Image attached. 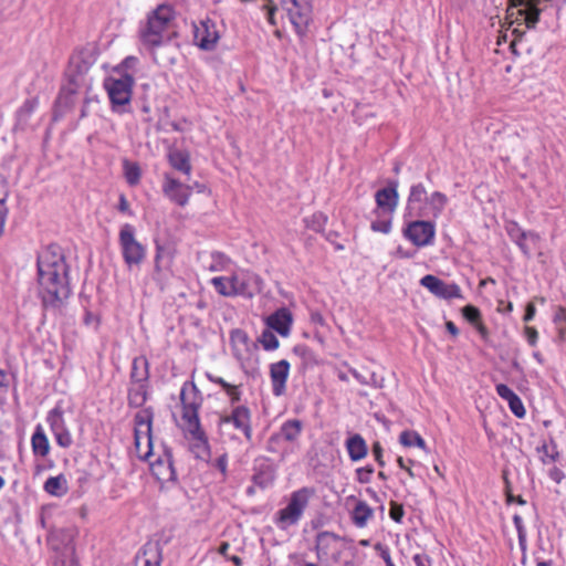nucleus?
Returning a JSON list of instances; mask_svg holds the SVG:
<instances>
[{
  "label": "nucleus",
  "instance_id": "26",
  "mask_svg": "<svg viewBox=\"0 0 566 566\" xmlns=\"http://www.w3.org/2000/svg\"><path fill=\"white\" fill-rule=\"evenodd\" d=\"M496 394L507 402L512 413L522 419L526 415V410L521 398L506 385L497 384L495 387Z\"/></svg>",
  "mask_w": 566,
  "mask_h": 566
},
{
  "label": "nucleus",
  "instance_id": "31",
  "mask_svg": "<svg viewBox=\"0 0 566 566\" xmlns=\"http://www.w3.org/2000/svg\"><path fill=\"white\" fill-rule=\"evenodd\" d=\"M168 161L174 169L182 172L188 177L191 175L192 167L190 164V156L187 151L180 149H171L168 153Z\"/></svg>",
  "mask_w": 566,
  "mask_h": 566
},
{
  "label": "nucleus",
  "instance_id": "24",
  "mask_svg": "<svg viewBox=\"0 0 566 566\" xmlns=\"http://www.w3.org/2000/svg\"><path fill=\"white\" fill-rule=\"evenodd\" d=\"M293 323L292 313L286 307H281L265 318L270 329H274L281 336L287 337Z\"/></svg>",
  "mask_w": 566,
  "mask_h": 566
},
{
  "label": "nucleus",
  "instance_id": "3",
  "mask_svg": "<svg viewBox=\"0 0 566 566\" xmlns=\"http://www.w3.org/2000/svg\"><path fill=\"white\" fill-rule=\"evenodd\" d=\"M303 422L298 419L284 421L277 431L273 432L266 441V450L277 454L281 459L297 452L301 447Z\"/></svg>",
  "mask_w": 566,
  "mask_h": 566
},
{
  "label": "nucleus",
  "instance_id": "27",
  "mask_svg": "<svg viewBox=\"0 0 566 566\" xmlns=\"http://www.w3.org/2000/svg\"><path fill=\"white\" fill-rule=\"evenodd\" d=\"M428 192L423 184L412 185L407 198L406 211L410 217H415L416 211L422 209L426 205Z\"/></svg>",
  "mask_w": 566,
  "mask_h": 566
},
{
  "label": "nucleus",
  "instance_id": "34",
  "mask_svg": "<svg viewBox=\"0 0 566 566\" xmlns=\"http://www.w3.org/2000/svg\"><path fill=\"white\" fill-rule=\"evenodd\" d=\"M51 427L60 446L67 447L71 443V437L67 432L62 430V417L54 410L50 415Z\"/></svg>",
  "mask_w": 566,
  "mask_h": 566
},
{
  "label": "nucleus",
  "instance_id": "12",
  "mask_svg": "<svg viewBox=\"0 0 566 566\" xmlns=\"http://www.w3.org/2000/svg\"><path fill=\"white\" fill-rule=\"evenodd\" d=\"M566 3V0H520V14L524 17V21L528 29L536 25L539 14L547 9L558 12Z\"/></svg>",
  "mask_w": 566,
  "mask_h": 566
},
{
  "label": "nucleus",
  "instance_id": "39",
  "mask_svg": "<svg viewBox=\"0 0 566 566\" xmlns=\"http://www.w3.org/2000/svg\"><path fill=\"white\" fill-rule=\"evenodd\" d=\"M214 290L222 296L233 297V286L231 276H216L211 279Z\"/></svg>",
  "mask_w": 566,
  "mask_h": 566
},
{
  "label": "nucleus",
  "instance_id": "30",
  "mask_svg": "<svg viewBox=\"0 0 566 566\" xmlns=\"http://www.w3.org/2000/svg\"><path fill=\"white\" fill-rule=\"evenodd\" d=\"M207 378L211 382L219 385L224 390L226 395L229 398L230 408H232L233 406H240L239 401L241 400V396H242L240 386L232 385V384L226 381L223 378L214 376L210 373H207Z\"/></svg>",
  "mask_w": 566,
  "mask_h": 566
},
{
  "label": "nucleus",
  "instance_id": "2",
  "mask_svg": "<svg viewBox=\"0 0 566 566\" xmlns=\"http://www.w3.org/2000/svg\"><path fill=\"white\" fill-rule=\"evenodd\" d=\"M174 18L175 11L170 6H158L140 25L139 39L143 45L154 49L167 42L174 33Z\"/></svg>",
  "mask_w": 566,
  "mask_h": 566
},
{
  "label": "nucleus",
  "instance_id": "45",
  "mask_svg": "<svg viewBox=\"0 0 566 566\" xmlns=\"http://www.w3.org/2000/svg\"><path fill=\"white\" fill-rule=\"evenodd\" d=\"M306 227L316 232H321L324 230L327 223V217L322 212H316L312 214L310 218L305 219Z\"/></svg>",
  "mask_w": 566,
  "mask_h": 566
},
{
  "label": "nucleus",
  "instance_id": "16",
  "mask_svg": "<svg viewBox=\"0 0 566 566\" xmlns=\"http://www.w3.org/2000/svg\"><path fill=\"white\" fill-rule=\"evenodd\" d=\"M163 192L171 202L185 207L192 193V186L181 182L169 174H165Z\"/></svg>",
  "mask_w": 566,
  "mask_h": 566
},
{
  "label": "nucleus",
  "instance_id": "57",
  "mask_svg": "<svg viewBox=\"0 0 566 566\" xmlns=\"http://www.w3.org/2000/svg\"><path fill=\"white\" fill-rule=\"evenodd\" d=\"M525 336L531 346L536 345L537 339H538V333H537L536 328H534L532 326H526L525 327Z\"/></svg>",
  "mask_w": 566,
  "mask_h": 566
},
{
  "label": "nucleus",
  "instance_id": "50",
  "mask_svg": "<svg viewBox=\"0 0 566 566\" xmlns=\"http://www.w3.org/2000/svg\"><path fill=\"white\" fill-rule=\"evenodd\" d=\"M211 465L218 470L221 474L222 480L227 478L228 473V455L227 453L220 454L217 459H214Z\"/></svg>",
  "mask_w": 566,
  "mask_h": 566
},
{
  "label": "nucleus",
  "instance_id": "48",
  "mask_svg": "<svg viewBox=\"0 0 566 566\" xmlns=\"http://www.w3.org/2000/svg\"><path fill=\"white\" fill-rule=\"evenodd\" d=\"M513 523L517 532L518 544L521 548L524 549L526 547V530L522 516L515 514L513 516Z\"/></svg>",
  "mask_w": 566,
  "mask_h": 566
},
{
  "label": "nucleus",
  "instance_id": "28",
  "mask_svg": "<svg viewBox=\"0 0 566 566\" xmlns=\"http://www.w3.org/2000/svg\"><path fill=\"white\" fill-rule=\"evenodd\" d=\"M135 451L140 460H149L155 457L151 432H134Z\"/></svg>",
  "mask_w": 566,
  "mask_h": 566
},
{
  "label": "nucleus",
  "instance_id": "52",
  "mask_svg": "<svg viewBox=\"0 0 566 566\" xmlns=\"http://www.w3.org/2000/svg\"><path fill=\"white\" fill-rule=\"evenodd\" d=\"M374 469L371 467H363L356 470L357 481L359 483H368L370 481Z\"/></svg>",
  "mask_w": 566,
  "mask_h": 566
},
{
  "label": "nucleus",
  "instance_id": "19",
  "mask_svg": "<svg viewBox=\"0 0 566 566\" xmlns=\"http://www.w3.org/2000/svg\"><path fill=\"white\" fill-rule=\"evenodd\" d=\"M180 400L182 405V420L186 423H191L192 418L188 416V412H193L196 417H199L198 409L201 405V398L199 391L193 382L186 381L180 390Z\"/></svg>",
  "mask_w": 566,
  "mask_h": 566
},
{
  "label": "nucleus",
  "instance_id": "37",
  "mask_svg": "<svg viewBox=\"0 0 566 566\" xmlns=\"http://www.w3.org/2000/svg\"><path fill=\"white\" fill-rule=\"evenodd\" d=\"M349 374L361 385L370 386L374 388H382L384 387V378L379 377L376 373L371 371L368 376L363 375L355 368L349 369Z\"/></svg>",
  "mask_w": 566,
  "mask_h": 566
},
{
  "label": "nucleus",
  "instance_id": "8",
  "mask_svg": "<svg viewBox=\"0 0 566 566\" xmlns=\"http://www.w3.org/2000/svg\"><path fill=\"white\" fill-rule=\"evenodd\" d=\"M119 245L125 263L128 266L139 265L146 255L145 247L135 238V228L125 223L119 231Z\"/></svg>",
  "mask_w": 566,
  "mask_h": 566
},
{
  "label": "nucleus",
  "instance_id": "51",
  "mask_svg": "<svg viewBox=\"0 0 566 566\" xmlns=\"http://www.w3.org/2000/svg\"><path fill=\"white\" fill-rule=\"evenodd\" d=\"M375 549L378 552L379 556L384 559L386 566L395 565L391 559L390 549L388 546H386L381 543H377L375 545Z\"/></svg>",
  "mask_w": 566,
  "mask_h": 566
},
{
  "label": "nucleus",
  "instance_id": "15",
  "mask_svg": "<svg viewBox=\"0 0 566 566\" xmlns=\"http://www.w3.org/2000/svg\"><path fill=\"white\" fill-rule=\"evenodd\" d=\"M149 463L153 475L161 483L174 482L177 479L176 471L172 465L171 452L163 447L159 454L155 453L154 458L146 460Z\"/></svg>",
  "mask_w": 566,
  "mask_h": 566
},
{
  "label": "nucleus",
  "instance_id": "62",
  "mask_svg": "<svg viewBox=\"0 0 566 566\" xmlns=\"http://www.w3.org/2000/svg\"><path fill=\"white\" fill-rule=\"evenodd\" d=\"M118 210L122 211V212L130 214L129 203H128V201H127V199H126V197L124 195L119 196Z\"/></svg>",
  "mask_w": 566,
  "mask_h": 566
},
{
  "label": "nucleus",
  "instance_id": "58",
  "mask_svg": "<svg viewBox=\"0 0 566 566\" xmlns=\"http://www.w3.org/2000/svg\"><path fill=\"white\" fill-rule=\"evenodd\" d=\"M412 560L416 566H432L431 558L424 554H416Z\"/></svg>",
  "mask_w": 566,
  "mask_h": 566
},
{
  "label": "nucleus",
  "instance_id": "29",
  "mask_svg": "<svg viewBox=\"0 0 566 566\" xmlns=\"http://www.w3.org/2000/svg\"><path fill=\"white\" fill-rule=\"evenodd\" d=\"M345 447L353 462L363 460L368 453L367 443L359 433L350 434L345 442Z\"/></svg>",
  "mask_w": 566,
  "mask_h": 566
},
{
  "label": "nucleus",
  "instance_id": "44",
  "mask_svg": "<svg viewBox=\"0 0 566 566\" xmlns=\"http://www.w3.org/2000/svg\"><path fill=\"white\" fill-rule=\"evenodd\" d=\"M259 343L268 352L275 350L280 346V342H279L277 337L274 335V333L270 328L264 329L262 332V334L259 337Z\"/></svg>",
  "mask_w": 566,
  "mask_h": 566
},
{
  "label": "nucleus",
  "instance_id": "49",
  "mask_svg": "<svg viewBox=\"0 0 566 566\" xmlns=\"http://www.w3.org/2000/svg\"><path fill=\"white\" fill-rule=\"evenodd\" d=\"M462 312L465 319L471 324L476 325L481 322V313L475 306L467 305L463 307Z\"/></svg>",
  "mask_w": 566,
  "mask_h": 566
},
{
  "label": "nucleus",
  "instance_id": "56",
  "mask_svg": "<svg viewBox=\"0 0 566 566\" xmlns=\"http://www.w3.org/2000/svg\"><path fill=\"white\" fill-rule=\"evenodd\" d=\"M276 9L277 8L273 4L272 0H268V3L263 6V10L266 11L268 21L272 25H275L274 14H275Z\"/></svg>",
  "mask_w": 566,
  "mask_h": 566
},
{
  "label": "nucleus",
  "instance_id": "25",
  "mask_svg": "<svg viewBox=\"0 0 566 566\" xmlns=\"http://www.w3.org/2000/svg\"><path fill=\"white\" fill-rule=\"evenodd\" d=\"M449 202L448 197L440 192L433 191L428 196L426 205L419 211H416L415 217H432L438 219Z\"/></svg>",
  "mask_w": 566,
  "mask_h": 566
},
{
  "label": "nucleus",
  "instance_id": "4",
  "mask_svg": "<svg viewBox=\"0 0 566 566\" xmlns=\"http://www.w3.org/2000/svg\"><path fill=\"white\" fill-rule=\"evenodd\" d=\"M134 83V76L129 73H122L120 69H114L113 73L105 78L104 87L114 113L129 112Z\"/></svg>",
  "mask_w": 566,
  "mask_h": 566
},
{
  "label": "nucleus",
  "instance_id": "17",
  "mask_svg": "<svg viewBox=\"0 0 566 566\" xmlns=\"http://www.w3.org/2000/svg\"><path fill=\"white\" fill-rule=\"evenodd\" d=\"M505 229L511 240L527 258H530L532 254V247L528 243H525L524 240H528L533 247H536L541 242V235L538 233L534 231H525L518 226V223L514 221L509 222Z\"/></svg>",
  "mask_w": 566,
  "mask_h": 566
},
{
  "label": "nucleus",
  "instance_id": "63",
  "mask_svg": "<svg viewBox=\"0 0 566 566\" xmlns=\"http://www.w3.org/2000/svg\"><path fill=\"white\" fill-rule=\"evenodd\" d=\"M397 463H398L399 468L405 470L410 478L415 476L412 470L406 464V462H405L402 457H398L397 458Z\"/></svg>",
  "mask_w": 566,
  "mask_h": 566
},
{
  "label": "nucleus",
  "instance_id": "10",
  "mask_svg": "<svg viewBox=\"0 0 566 566\" xmlns=\"http://www.w3.org/2000/svg\"><path fill=\"white\" fill-rule=\"evenodd\" d=\"M281 8L286 12L291 24L297 34L303 35L312 15L308 0H280Z\"/></svg>",
  "mask_w": 566,
  "mask_h": 566
},
{
  "label": "nucleus",
  "instance_id": "23",
  "mask_svg": "<svg viewBox=\"0 0 566 566\" xmlns=\"http://www.w3.org/2000/svg\"><path fill=\"white\" fill-rule=\"evenodd\" d=\"M188 416L192 418L191 423H186V431L191 437V449L198 458L202 457L208 452V440L205 431L201 428L199 417H196L193 412H188Z\"/></svg>",
  "mask_w": 566,
  "mask_h": 566
},
{
  "label": "nucleus",
  "instance_id": "40",
  "mask_svg": "<svg viewBox=\"0 0 566 566\" xmlns=\"http://www.w3.org/2000/svg\"><path fill=\"white\" fill-rule=\"evenodd\" d=\"M32 449L35 454L41 457L46 455L49 452V441L41 428H38L32 436Z\"/></svg>",
  "mask_w": 566,
  "mask_h": 566
},
{
  "label": "nucleus",
  "instance_id": "53",
  "mask_svg": "<svg viewBox=\"0 0 566 566\" xmlns=\"http://www.w3.org/2000/svg\"><path fill=\"white\" fill-rule=\"evenodd\" d=\"M146 400L145 392L140 389L129 391V403L140 406Z\"/></svg>",
  "mask_w": 566,
  "mask_h": 566
},
{
  "label": "nucleus",
  "instance_id": "11",
  "mask_svg": "<svg viewBox=\"0 0 566 566\" xmlns=\"http://www.w3.org/2000/svg\"><path fill=\"white\" fill-rule=\"evenodd\" d=\"M233 296L252 298L263 289V280L254 272L239 269L231 273Z\"/></svg>",
  "mask_w": 566,
  "mask_h": 566
},
{
  "label": "nucleus",
  "instance_id": "9",
  "mask_svg": "<svg viewBox=\"0 0 566 566\" xmlns=\"http://www.w3.org/2000/svg\"><path fill=\"white\" fill-rule=\"evenodd\" d=\"M218 424L220 428L232 426L241 431L248 441L252 440V412L245 405L233 406L229 412L220 413Z\"/></svg>",
  "mask_w": 566,
  "mask_h": 566
},
{
  "label": "nucleus",
  "instance_id": "7",
  "mask_svg": "<svg viewBox=\"0 0 566 566\" xmlns=\"http://www.w3.org/2000/svg\"><path fill=\"white\" fill-rule=\"evenodd\" d=\"M230 345L232 355L239 363L242 370L252 368L256 363V344L248 336L247 332L240 328L230 332Z\"/></svg>",
  "mask_w": 566,
  "mask_h": 566
},
{
  "label": "nucleus",
  "instance_id": "21",
  "mask_svg": "<svg viewBox=\"0 0 566 566\" xmlns=\"http://www.w3.org/2000/svg\"><path fill=\"white\" fill-rule=\"evenodd\" d=\"M290 368L291 365L286 359H281L270 365L272 394L275 397H281L285 394Z\"/></svg>",
  "mask_w": 566,
  "mask_h": 566
},
{
  "label": "nucleus",
  "instance_id": "59",
  "mask_svg": "<svg viewBox=\"0 0 566 566\" xmlns=\"http://www.w3.org/2000/svg\"><path fill=\"white\" fill-rule=\"evenodd\" d=\"M548 476L556 483H560L564 478H565V474L564 472L558 469L557 467H553L548 470Z\"/></svg>",
  "mask_w": 566,
  "mask_h": 566
},
{
  "label": "nucleus",
  "instance_id": "22",
  "mask_svg": "<svg viewBox=\"0 0 566 566\" xmlns=\"http://www.w3.org/2000/svg\"><path fill=\"white\" fill-rule=\"evenodd\" d=\"M219 40L217 25L210 20L200 22L195 29V41L199 48L210 51Z\"/></svg>",
  "mask_w": 566,
  "mask_h": 566
},
{
  "label": "nucleus",
  "instance_id": "38",
  "mask_svg": "<svg viewBox=\"0 0 566 566\" xmlns=\"http://www.w3.org/2000/svg\"><path fill=\"white\" fill-rule=\"evenodd\" d=\"M123 171L125 179L129 186H136L140 181L142 170L137 163L129 161L128 159L123 160Z\"/></svg>",
  "mask_w": 566,
  "mask_h": 566
},
{
  "label": "nucleus",
  "instance_id": "20",
  "mask_svg": "<svg viewBox=\"0 0 566 566\" xmlns=\"http://www.w3.org/2000/svg\"><path fill=\"white\" fill-rule=\"evenodd\" d=\"M172 263V253L169 248L157 244L155 254V271L153 280L163 289L170 276Z\"/></svg>",
  "mask_w": 566,
  "mask_h": 566
},
{
  "label": "nucleus",
  "instance_id": "1",
  "mask_svg": "<svg viewBox=\"0 0 566 566\" xmlns=\"http://www.w3.org/2000/svg\"><path fill=\"white\" fill-rule=\"evenodd\" d=\"M69 268L59 245H49L38 256L39 283L55 304H64L71 295Z\"/></svg>",
  "mask_w": 566,
  "mask_h": 566
},
{
  "label": "nucleus",
  "instance_id": "14",
  "mask_svg": "<svg viewBox=\"0 0 566 566\" xmlns=\"http://www.w3.org/2000/svg\"><path fill=\"white\" fill-rule=\"evenodd\" d=\"M420 285L436 297L442 300L463 298L462 291L457 283H447L432 274H427L421 277Z\"/></svg>",
  "mask_w": 566,
  "mask_h": 566
},
{
  "label": "nucleus",
  "instance_id": "60",
  "mask_svg": "<svg viewBox=\"0 0 566 566\" xmlns=\"http://www.w3.org/2000/svg\"><path fill=\"white\" fill-rule=\"evenodd\" d=\"M373 454L375 457V460L380 467L385 465V462L382 460V448L379 442H375L373 444Z\"/></svg>",
  "mask_w": 566,
  "mask_h": 566
},
{
  "label": "nucleus",
  "instance_id": "13",
  "mask_svg": "<svg viewBox=\"0 0 566 566\" xmlns=\"http://www.w3.org/2000/svg\"><path fill=\"white\" fill-rule=\"evenodd\" d=\"M403 235L416 247H428L433 244L436 226L432 221L415 220L407 224Z\"/></svg>",
  "mask_w": 566,
  "mask_h": 566
},
{
  "label": "nucleus",
  "instance_id": "42",
  "mask_svg": "<svg viewBox=\"0 0 566 566\" xmlns=\"http://www.w3.org/2000/svg\"><path fill=\"white\" fill-rule=\"evenodd\" d=\"M151 420H153V413L147 410H140L135 416V430L134 432L138 431H146L151 432Z\"/></svg>",
  "mask_w": 566,
  "mask_h": 566
},
{
  "label": "nucleus",
  "instance_id": "41",
  "mask_svg": "<svg viewBox=\"0 0 566 566\" xmlns=\"http://www.w3.org/2000/svg\"><path fill=\"white\" fill-rule=\"evenodd\" d=\"M399 441L405 447H418L422 450L426 449V441L416 431H402L399 437Z\"/></svg>",
  "mask_w": 566,
  "mask_h": 566
},
{
  "label": "nucleus",
  "instance_id": "43",
  "mask_svg": "<svg viewBox=\"0 0 566 566\" xmlns=\"http://www.w3.org/2000/svg\"><path fill=\"white\" fill-rule=\"evenodd\" d=\"M376 219L371 222L370 228L374 232L388 234L391 231L392 214H375Z\"/></svg>",
  "mask_w": 566,
  "mask_h": 566
},
{
  "label": "nucleus",
  "instance_id": "46",
  "mask_svg": "<svg viewBox=\"0 0 566 566\" xmlns=\"http://www.w3.org/2000/svg\"><path fill=\"white\" fill-rule=\"evenodd\" d=\"M38 102L34 98L27 99L18 111V122L20 124H27L29 117L36 108Z\"/></svg>",
  "mask_w": 566,
  "mask_h": 566
},
{
  "label": "nucleus",
  "instance_id": "32",
  "mask_svg": "<svg viewBox=\"0 0 566 566\" xmlns=\"http://www.w3.org/2000/svg\"><path fill=\"white\" fill-rule=\"evenodd\" d=\"M373 516L374 510L364 501H358L352 512V521L359 528L365 527Z\"/></svg>",
  "mask_w": 566,
  "mask_h": 566
},
{
  "label": "nucleus",
  "instance_id": "36",
  "mask_svg": "<svg viewBox=\"0 0 566 566\" xmlns=\"http://www.w3.org/2000/svg\"><path fill=\"white\" fill-rule=\"evenodd\" d=\"M539 459L544 464H549L558 460L559 452L557 451L556 442L551 439L549 443L544 442L536 448Z\"/></svg>",
  "mask_w": 566,
  "mask_h": 566
},
{
  "label": "nucleus",
  "instance_id": "55",
  "mask_svg": "<svg viewBox=\"0 0 566 566\" xmlns=\"http://www.w3.org/2000/svg\"><path fill=\"white\" fill-rule=\"evenodd\" d=\"M138 60L134 56H127L118 66L115 69H120L122 73H127L128 70L134 69L137 64Z\"/></svg>",
  "mask_w": 566,
  "mask_h": 566
},
{
  "label": "nucleus",
  "instance_id": "54",
  "mask_svg": "<svg viewBox=\"0 0 566 566\" xmlns=\"http://www.w3.org/2000/svg\"><path fill=\"white\" fill-rule=\"evenodd\" d=\"M389 515L395 522L400 523L403 517L402 506L397 503H391Z\"/></svg>",
  "mask_w": 566,
  "mask_h": 566
},
{
  "label": "nucleus",
  "instance_id": "64",
  "mask_svg": "<svg viewBox=\"0 0 566 566\" xmlns=\"http://www.w3.org/2000/svg\"><path fill=\"white\" fill-rule=\"evenodd\" d=\"M474 327L483 339H485L488 337V334H489L488 328L484 326V324L482 322L474 325Z\"/></svg>",
  "mask_w": 566,
  "mask_h": 566
},
{
  "label": "nucleus",
  "instance_id": "61",
  "mask_svg": "<svg viewBox=\"0 0 566 566\" xmlns=\"http://www.w3.org/2000/svg\"><path fill=\"white\" fill-rule=\"evenodd\" d=\"M536 310L533 303H528L524 314V322H531L535 316Z\"/></svg>",
  "mask_w": 566,
  "mask_h": 566
},
{
  "label": "nucleus",
  "instance_id": "5",
  "mask_svg": "<svg viewBox=\"0 0 566 566\" xmlns=\"http://www.w3.org/2000/svg\"><path fill=\"white\" fill-rule=\"evenodd\" d=\"M313 495L314 490L310 488H301L293 491L289 497L287 504L275 513V525L282 531L297 525Z\"/></svg>",
  "mask_w": 566,
  "mask_h": 566
},
{
  "label": "nucleus",
  "instance_id": "33",
  "mask_svg": "<svg viewBox=\"0 0 566 566\" xmlns=\"http://www.w3.org/2000/svg\"><path fill=\"white\" fill-rule=\"evenodd\" d=\"M209 258L210 262L207 265V269L210 272H223L232 269V260L222 252L213 251L210 253Z\"/></svg>",
  "mask_w": 566,
  "mask_h": 566
},
{
  "label": "nucleus",
  "instance_id": "6",
  "mask_svg": "<svg viewBox=\"0 0 566 566\" xmlns=\"http://www.w3.org/2000/svg\"><path fill=\"white\" fill-rule=\"evenodd\" d=\"M345 551V539L332 532H319L315 537L317 559L326 566L338 564Z\"/></svg>",
  "mask_w": 566,
  "mask_h": 566
},
{
  "label": "nucleus",
  "instance_id": "35",
  "mask_svg": "<svg viewBox=\"0 0 566 566\" xmlns=\"http://www.w3.org/2000/svg\"><path fill=\"white\" fill-rule=\"evenodd\" d=\"M44 490L54 496L64 495L67 493V480L64 475L51 476L45 481Z\"/></svg>",
  "mask_w": 566,
  "mask_h": 566
},
{
  "label": "nucleus",
  "instance_id": "47",
  "mask_svg": "<svg viewBox=\"0 0 566 566\" xmlns=\"http://www.w3.org/2000/svg\"><path fill=\"white\" fill-rule=\"evenodd\" d=\"M553 321L557 326L559 337L563 338L566 334V308L558 306L555 311Z\"/></svg>",
  "mask_w": 566,
  "mask_h": 566
},
{
  "label": "nucleus",
  "instance_id": "18",
  "mask_svg": "<svg viewBox=\"0 0 566 566\" xmlns=\"http://www.w3.org/2000/svg\"><path fill=\"white\" fill-rule=\"evenodd\" d=\"M376 208L374 214H392L395 213L398 202L399 193L397 191V182L391 184L389 187L379 189L375 193Z\"/></svg>",
  "mask_w": 566,
  "mask_h": 566
}]
</instances>
